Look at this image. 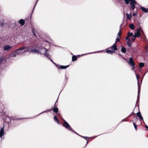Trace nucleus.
<instances>
[{"mask_svg": "<svg viewBox=\"0 0 148 148\" xmlns=\"http://www.w3.org/2000/svg\"><path fill=\"white\" fill-rule=\"evenodd\" d=\"M141 30H142L141 28H139L137 30L136 32L134 33V37L135 38L138 37L140 36V33Z\"/></svg>", "mask_w": 148, "mask_h": 148, "instance_id": "39448f33", "label": "nucleus"}, {"mask_svg": "<svg viewBox=\"0 0 148 148\" xmlns=\"http://www.w3.org/2000/svg\"><path fill=\"white\" fill-rule=\"evenodd\" d=\"M47 51V50L44 47L41 48V50L39 51V53L41 54H44L46 57L48 58L49 57V55L48 54H46V53Z\"/></svg>", "mask_w": 148, "mask_h": 148, "instance_id": "20e7f679", "label": "nucleus"}, {"mask_svg": "<svg viewBox=\"0 0 148 148\" xmlns=\"http://www.w3.org/2000/svg\"><path fill=\"white\" fill-rule=\"evenodd\" d=\"M121 30H120L117 34L119 36V38H120L121 35Z\"/></svg>", "mask_w": 148, "mask_h": 148, "instance_id": "7c9ffc66", "label": "nucleus"}, {"mask_svg": "<svg viewBox=\"0 0 148 148\" xmlns=\"http://www.w3.org/2000/svg\"><path fill=\"white\" fill-rule=\"evenodd\" d=\"M106 52L108 53L112 54L113 53V51H112V50H107Z\"/></svg>", "mask_w": 148, "mask_h": 148, "instance_id": "aec40b11", "label": "nucleus"}, {"mask_svg": "<svg viewBox=\"0 0 148 148\" xmlns=\"http://www.w3.org/2000/svg\"><path fill=\"white\" fill-rule=\"evenodd\" d=\"M1 25L2 26H3V23H1Z\"/></svg>", "mask_w": 148, "mask_h": 148, "instance_id": "58836bf2", "label": "nucleus"}, {"mask_svg": "<svg viewBox=\"0 0 148 148\" xmlns=\"http://www.w3.org/2000/svg\"><path fill=\"white\" fill-rule=\"evenodd\" d=\"M21 49H22L23 52H26L29 51V49L27 47H23L20 48Z\"/></svg>", "mask_w": 148, "mask_h": 148, "instance_id": "9d476101", "label": "nucleus"}, {"mask_svg": "<svg viewBox=\"0 0 148 148\" xmlns=\"http://www.w3.org/2000/svg\"><path fill=\"white\" fill-rule=\"evenodd\" d=\"M127 45L129 46H131V39H128L127 42Z\"/></svg>", "mask_w": 148, "mask_h": 148, "instance_id": "6ab92c4d", "label": "nucleus"}, {"mask_svg": "<svg viewBox=\"0 0 148 148\" xmlns=\"http://www.w3.org/2000/svg\"><path fill=\"white\" fill-rule=\"evenodd\" d=\"M69 66V65H67L66 66L61 65L60 66V67L61 69H64L67 68Z\"/></svg>", "mask_w": 148, "mask_h": 148, "instance_id": "a211bd4d", "label": "nucleus"}, {"mask_svg": "<svg viewBox=\"0 0 148 148\" xmlns=\"http://www.w3.org/2000/svg\"><path fill=\"white\" fill-rule=\"evenodd\" d=\"M128 63L130 65H132L133 66H134L135 64L133 61V58L132 57H131L130 58Z\"/></svg>", "mask_w": 148, "mask_h": 148, "instance_id": "1a4fd4ad", "label": "nucleus"}, {"mask_svg": "<svg viewBox=\"0 0 148 148\" xmlns=\"http://www.w3.org/2000/svg\"><path fill=\"white\" fill-rule=\"evenodd\" d=\"M126 17L127 19L130 20L131 18V14H129L128 13L127 14H126Z\"/></svg>", "mask_w": 148, "mask_h": 148, "instance_id": "dca6fc26", "label": "nucleus"}, {"mask_svg": "<svg viewBox=\"0 0 148 148\" xmlns=\"http://www.w3.org/2000/svg\"><path fill=\"white\" fill-rule=\"evenodd\" d=\"M121 51H122V52L123 53H125L126 51V49L125 47H122L121 49Z\"/></svg>", "mask_w": 148, "mask_h": 148, "instance_id": "412c9836", "label": "nucleus"}, {"mask_svg": "<svg viewBox=\"0 0 148 148\" xmlns=\"http://www.w3.org/2000/svg\"><path fill=\"white\" fill-rule=\"evenodd\" d=\"M133 124L134 125V128L136 130H137V125L135 124V123H133Z\"/></svg>", "mask_w": 148, "mask_h": 148, "instance_id": "c85d7f7f", "label": "nucleus"}, {"mask_svg": "<svg viewBox=\"0 0 148 148\" xmlns=\"http://www.w3.org/2000/svg\"><path fill=\"white\" fill-rule=\"evenodd\" d=\"M3 58H0V64H1L3 62Z\"/></svg>", "mask_w": 148, "mask_h": 148, "instance_id": "c756f323", "label": "nucleus"}, {"mask_svg": "<svg viewBox=\"0 0 148 148\" xmlns=\"http://www.w3.org/2000/svg\"><path fill=\"white\" fill-rule=\"evenodd\" d=\"M57 101H56V103L57 102Z\"/></svg>", "mask_w": 148, "mask_h": 148, "instance_id": "49530a36", "label": "nucleus"}, {"mask_svg": "<svg viewBox=\"0 0 148 148\" xmlns=\"http://www.w3.org/2000/svg\"><path fill=\"white\" fill-rule=\"evenodd\" d=\"M32 32L33 33V35H34L36 36V35L34 32V28H32Z\"/></svg>", "mask_w": 148, "mask_h": 148, "instance_id": "a878e982", "label": "nucleus"}, {"mask_svg": "<svg viewBox=\"0 0 148 148\" xmlns=\"http://www.w3.org/2000/svg\"><path fill=\"white\" fill-rule=\"evenodd\" d=\"M133 16H135V14H134H134H133Z\"/></svg>", "mask_w": 148, "mask_h": 148, "instance_id": "a19ab883", "label": "nucleus"}, {"mask_svg": "<svg viewBox=\"0 0 148 148\" xmlns=\"http://www.w3.org/2000/svg\"><path fill=\"white\" fill-rule=\"evenodd\" d=\"M49 58L50 60L54 64H56L53 62V60L51 59V58H50V57H49Z\"/></svg>", "mask_w": 148, "mask_h": 148, "instance_id": "f704fd0d", "label": "nucleus"}, {"mask_svg": "<svg viewBox=\"0 0 148 148\" xmlns=\"http://www.w3.org/2000/svg\"><path fill=\"white\" fill-rule=\"evenodd\" d=\"M129 26L130 28L132 30H133L134 29V26L133 24H130Z\"/></svg>", "mask_w": 148, "mask_h": 148, "instance_id": "2eb2a0df", "label": "nucleus"}, {"mask_svg": "<svg viewBox=\"0 0 148 148\" xmlns=\"http://www.w3.org/2000/svg\"><path fill=\"white\" fill-rule=\"evenodd\" d=\"M29 49V51L32 53H39V50L35 49V46L34 45H30L27 47Z\"/></svg>", "mask_w": 148, "mask_h": 148, "instance_id": "f03ea898", "label": "nucleus"}, {"mask_svg": "<svg viewBox=\"0 0 148 148\" xmlns=\"http://www.w3.org/2000/svg\"><path fill=\"white\" fill-rule=\"evenodd\" d=\"M134 67H133L132 68V70H133L134 69Z\"/></svg>", "mask_w": 148, "mask_h": 148, "instance_id": "79ce46f5", "label": "nucleus"}, {"mask_svg": "<svg viewBox=\"0 0 148 148\" xmlns=\"http://www.w3.org/2000/svg\"><path fill=\"white\" fill-rule=\"evenodd\" d=\"M112 51H113V52L116 50L117 49V46L116 45L115 43L114 44V45L110 48Z\"/></svg>", "mask_w": 148, "mask_h": 148, "instance_id": "6e6552de", "label": "nucleus"}, {"mask_svg": "<svg viewBox=\"0 0 148 148\" xmlns=\"http://www.w3.org/2000/svg\"><path fill=\"white\" fill-rule=\"evenodd\" d=\"M25 20L23 19H21L19 21V23L21 26L25 24Z\"/></svg>", "mask_w": 148, "mask_h": 148, "instance_id": "9b49d317", "label": "nucleus"}, {"mask_svg": "<svg viewBox=\"0 0 148 148\" xmlns=\"http://www.w3.org/2000/svg\"><path fill=\"white\" fill-rule=\"evenodd\" d=\"M63 121L64 124L63 125L66 128L68 129V130L70 131H71L73 132L74 133L77 134V135H79L77 133L75 132L74 131L70 126L69 124L64 119H63Z\"/></svg>", "mask_w": 148, "mask_h": 148, "instance_id": "7ed1b4c3", "label": "nucleus"}, {"mask_svg": "<svg viewBox=\"0 0 148 148\" xmlns=\"http://www.w3.org/2000/svg\"><path fill=\"white\" fill-rule=\"evenodd\" d=\"M34 8H35V6H34V8H33V9H34Z\"/></svg>", "mask_w": 148, "mask_h": 148, "instance_id": "c03bdc74", "label": "nucleus"}, {"mask_svg": "<svg viewBox=\"0 0 148 148\" xmlns=\"http://www.w3.org/2000/svg\"><path fill=\"white\" fill-rule=\"evenodd\" d=\"M136 77L137 80L138 81V84L139 83V79L140 78V76H138V75L136 74Z\"/></svg>", "mask_w": 148, "mask_h": 148, "instance_id": "5701e85b", "label": "nucleus"}, {"mask_svg": "<svg viewBox=\"0 0 148 148\" xmlns=\"http://www.w3.org/2000/svg\"><path fill=\"white\" fill-rule=\"evenodd\" d=\"M137 116H138L139 118L140 119H143V118L142 117V116L140 113V112H138L137 113Z\"/></svg>", "mask_w": 148, "mask_h": 148, "instance_id": "4468645a", "label": "nucleus"}, {"mask_svg": "<svg viewBox=\"0 0 148 148\" xmlns=\"http://www.w3.org/2000/svg\"><path fill=\"white\" fill-rule=\"evenodd\" d=\"M140 93V91H139V90H138V98H137V101L139 100V94Z\"/></svg>", "mask_w": 148, "mask_h": 148, "instance_id": "cd10ccee", "label": "nucleus"}, {"mask_svg": "<svg viewBox=\"0 0 148 148\" xmlns=\"http://www.w3.org/2000/svg\"><path fill=\"white\" fill-rule=\"evenodd\" d=\"M125 2L126 3V4H128L129 3V0H124Z\"/></svg>", "mask_w": 148, "mask_h": 148, "instance_id": "bb28decb", "label": "nucleus"}, {"mask_svg": "<svg viewBox=\"0 0 148 148\" xmlns=\"http://www.w3.org/2000/svg\"><path fill=\"white\" fill-rule=\"evenodd\" d=\"M0 137H1L0 136Z\"/></svg>", "mask_w": 148, "mask_h": 148, "instance_id": "8fccbe9b", "label": "nucleus"}, {"mask_svg": "<svg viewBox=\"0 0 148 148\" xmlns=\"http://www.w3.org/2000/svg\"><path fill=\"white\" fill-rule=\"evenodd\" d=\"M55 106H56V103H55V104L54 105L53 108L52 109V110H53L54 112L57 113L58 112V108L56 107Z\"/></svg>", "mask_w": 148, "mask_h": 148, "instance_id": "ddd939ff", "label": "nucleus"}, {"mask_svg": "<svg viewBox=\"0 0 148 148\" xmlns=\"http://www.w3.org/2000/svg\"><path fill=\"white\" fill-rule=\"evenodd\" d=\"M38 0H37V1H36V3H37L38 1Z\"/></svg>", "mask_w": 148, "mask_h": 148, "instance_id": "37998d69", "label": "nucleus"}, {"mask_svg": "<svg viewBox=\"0 0 148 148\" xmlns=\"http://www.w3.org/2000/svg\"><path fill=\"white\" fill-rule=\"evenodd\" d=\"M119 40V38H116V40L115 41V43L117 42V41Z\"/></svg>", "mask_w": 148, "mask_h": 148, "instance_id": "72a5a7b5", "label": "nucleus"}, {"mask_svg": "<svg viewBox=\"0 0 148 148\" xmlns=\"http://www.w3.org/2000/svg\"><path fill=\"white\" fill-rule=\"evenodd\" d=\"M125 121V119H123L122 120V122H123V121Z\"/></svg>", "mask_w": 148, "mask_h": 148, "instance_id": "ea45409f", "label": "nucleus"}, {"mask_svg": "<svg viewBox=\"0 0 148 148\" xmlns=\"http://www.w3.org/2000/svg\"><path fill=\"white\" fill-rule=\"evenodd\" d=\"M4 130H3V127L1 128V129L0 130V136L1 137L3 136L4 135Z\"/></svg>", "mask_w": 148, "mask_h": 148, "instance_id": "f8f14e48", "label": "nucleus"}, {"mask_svg": "<svg viewBox=\"0 0 148 148\" xmlns=\"http://www.w3.org/2000/svg\"><path fill=\"white\" fill-rule=\"evenodd\" d=\"M128 35L129 36H132L133 37H134V35H133V34L132 33H130L129 32H128Z\"/></svg>", "mask_w": 148, "mask_h": 148, "instance_id": "b1692460", "label": "nucleus"}, {"mask_svg": "<svg viewBox=\"0 0 148 148\" xmlns=\"http://www.w3.org/2000/svg\"><path fill=\"white\" fill-rule=\"evenodd\" d=\"M88 143V141H87V143Z\"/></svg>", "mask_w": 148, "mask_h": 148, "instance_id": "de8ad7c7", "label": "nucleus"}, {"mask_svg": "<svg viewBox=\"0 0 148 148\" xmlns=\"http://www.w3.org/2000/svg\"><path fill=\"white\" fill-rule=\"evenodd\" d=\"M129 1H130V4L131 5V8L132 9H134L135 8L136 6V9H138V7L137 6V5L140 7V6L135 0H130ZM140 8L141 9H148V8L146 9L145 8L142 6L140 7Z\"/></svg>", "mask_w": 148, "mask_h": 148, "instance_id": "f257e3e1", "label": "nucleus"}, {"mask_svg": "<svg viewBox=\"0 0 148 148\" xmlns=\"http://www.w3.org/2000/svg\"><path fill=\"white\" fill-rule=\"evenodd\" d=\"M54 121L58 124H60V122L56 116H55L54 118Z\"/></svg>", "mask_w": 148, "mask_h": 148, "instance_id": "f3484780", "label": "nucleus"}, {"mask_svg": "<svg viewBox=\"0 0 148 148\" xmlns=\"http://www.w3.org/2000/svg\"><path fill=\"white\" fill-rule=\"evenodd\" d=\"M147 72H148V70L147 71Z\"/></svg>", "mask_w": 148, "mask_h": 148, "instance_id": "09e8293b", "label": "nucleus"}, {"mask_svg": "<svg viewBox=\"0 0 148 148\" xmlns=\"http://www.w3.org/2000/svg\"><path fill=\"white\" fill-rule=\"evenodd\" d=\"M144 64L143 63H140L139 64V66L140 67L142 68L144 66Z\"/></svg>", "mask_w": 148, "mask_h": 148, "instance_id": "393cba45", "label": "nucleus"}, {"mask_svg": "<svg viewBox=\"0 0 148 148\" xmlns=\"http://www.w3.org/2000/svg\"><path fill=\"white\" fill-rule=\"evenodd\" d=\"M82 137H83V138H84L86 140L87 139V137H84V136H82Z\"/></svg>", "mask_w": 148, "mask_h": 148, "instance_id": "e433bc0d", "label": "nucleus"}, {"mask_svg": "<svg viewBox=\"0 0 148 148\" xmlns=\"http://www.w3.org/2000/svg\"><path fill=\"white\" fill-rule=\"evenodd\" d=\"M12 48V47L8 45H5L3 48L4 51H8Z\"/></svg>", "mask_w": 148, "mask_h": 148, "instance_id": "0eeeda50", "label": "nucleus"}, {"mask_svg": "<svg viewBox=\"0 0 148 148\" xmlns=\"http://www.w3.org/2000/svg\"><path fill=\"white\" fill-rule=\"evenodd\" d=\"M49 110H47V111H49ZM47 111H44V112H42V113H44V112H47Z\"/></svg>", "mask_w": 148, "mask_h": 148, "instance_id": "4c0bfd02", "label": "nucleus"}, {"mask_svg": "<svg viewBox=\"0 0 148 148\" xmlns=\"http://www.w3.org/2000/svg\"><path fill=\"white\" fill-rule=\"evenodd\" d=\"M141 31H142V32H143V30H141Z\"/></svg>", "mask_w": 148, "mask_h": 148, "instance_id": "a18cd8bd", "label": "nucleus"}, {"mask_svg": "<svg viewBox=\"0 0 148 148\" xmlns=\"http://www.w3.org/2000/svg\"><path fill=\"white\" fill-rule=\"evenodd\" d=\"M145 12H148V10H142Z\"/></svg>", "mask_w": 148, "mask_h": 148, "instance_id": "2f4dec72", "label": "nucleus"}, {"mask_svg": "<svg viewBox=\"0 0 148 148\" xmlns=\"http://www.w3.org/2000/svg\"><path fill=\"white\" fill-rule=\"evenodd\" d=\"M134 38H132V41L133 42H134L135 40V38H135V37H134Z\"/></svg>", "mask_w": 148, "mask_h": 148, "instance_id": "473e14b6", "label": "nucleus"}, {"mask_svg": "<svg viewBox=\"0 0 148 148\" xmlns=\"http://www.w3.org/2000/svg\"><path fill=\"white\" fill-rule=\"evenodd\" d=\"M14 56H16L17 55H20L22 54L23 53V51L22 49H21L20 48L16 50L14 52Z\"/></svg>", "mask_w": 148, "mask_h": 148, "instance_id": "423d86ee", "label": "nucleus"}, {"mask_svg": "<svg viewBox=\"0 0 148 148\" xmlns=\"http://www.w3.org/2000/svg\"><path fill=\"white\" fill-rule=\"evenodd\" d=\"M129 37L130 36H128V35H127V37L126 38V40H128V39H129Z\"/></svg>", "mask_w": 148, "mask_h": 148, "instance_id": "c9c22d12", "label": "nucleus"}, {"mask_svg": "<svg viewBox=\"0 0 148 148\" xmlns=\"http://www.w3.org/2000/svg\"><path fill=\"white\" fill-rule=\"evenodd\" d=\"M77 59V57L75 56H73L72 58V60L73 61H75Z\"/></svg>", "mask_w": 148, "mask_h": 148, "instance_id": "4be33fe9", "label": "nucleus"}]
</instances>
